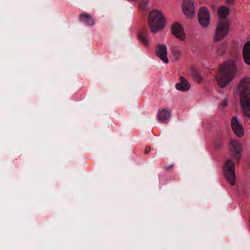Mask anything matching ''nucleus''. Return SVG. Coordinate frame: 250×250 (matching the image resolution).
I'll return each mask as SVG.
<instances>
[{
	"label": "nucleus",
	"mask_w": 250,
	"mask_h": 250,
	"mask_svg": "<svg viewBox=\"0 0 250 250\" xmlns=\"http://www.w3.org/2000/svg\"><path fill=\"white\" fill-rule=\"evenodd\" d=\"M236 72V61H226L221 65L215 78L217 84L222 88L227 86L233 80Z\"/></svg>",
	"instance_id": "1"
},
{
	"label": "nucleus",
	"mask_w": 250,
	"mask_h": 250,
	"mask_svg": "<svg viewBox=\"0 0 250 250\" xmlns=\"http://www.w3.org/2000/svg\"><path fill=\"white\" fill-rule=\"evenodd\" d=\"M177 53H178V56H180V53L179 52V51H177Z\"/></svg>",
	"instance_id": "24"
},
{
	"label": "nucleus",
	"mask_w": 250,
	"mask_h": 250,
	"mask_svg": "<svg viewBox=\"0 0 250 250\" xmlns=\"http://www.w3.org/2000/svg\"><path fill=\"white\" fill-rule=\"evenodd\" d=\"M229 30L228 20L219 21L215 31L214 40L217 42L222 40L227 35Z\"/></svg>",
	"instance_id": "5"
},
{
	"label": "nucleus",
	"mask_w": 250,
	"mask_h": 250,
	"mask_svg": "<svg viewBox=\"0 0 250 250\" xmlns=\"http://www.w3.org/2000/svg\"><path fill=\"white\" fill-rule=\"evenodd\" d=\"M79 21L87 25L92 26L94 24V21L91 16L86 13H82L79 15Z\"/></svg>",
	"instance_id": "16"
},
{
	"label": "nucleus",
	"mask_w": 250,
	"mask_h": 250,
	"mask_svg": "<svg viewBox=\"0 0 250 250\" xmlns=\"http://www.w3.org/2000/svg\"><path fill=\"white\" fill-rule=\"evenodd\" d=\"M198 19L200 24L203 28L208 26L210 21V16L208 9L206 7H202L199 9Z\"/></svg>",
	"instance_id": "6"
},
{
	"label": "nucleus",
	"mask_w": 250,
	"mask_h": 250,
	"mask_svg": "<svg viewBox=\"0 0 250 250\" xmlns=\"http://www.w3.org/2000/svg\"><path fill=\"white\" fill-rule=\"evenodd\" d=\"M243 54L245 63L250 65V41L247 42L244 44Z\"/></svg>",
	"instance_id": "14"
},
{
	"label": "nucleus",
	"mask_w": 250,
	"mask_h": 250,
	"mask_svg": "<svg viewBox=\"0 0 250 250\" xmlns=\"http://www.w3.org/2000/svg\"><path fill=\"white\" fill-rule=\"evenodd\" d=\"M173 35L180 41H184L186 38L184 30L181 25L178 23H174L171 26Z\"/></svg>",
	"instance_id": "10"
},
{
	"label": "nucleus",
	"mask_w": 250,
	"mask_h": 250,
	"mask_svg": "<svg viewBox=\"0 0 250 250\" xmlns=\"http://www.w3.org/2000/svg\"><path fill=\"white\" fill-rule=\"evenodd\" d=\"M129 1H135L136 0H128Z\"/></svg>",
	"instance_id": "23"
},
{
	"label": "nucleus",
	"mask_w": 250,
	"mask_h": 250,
	"mask_svg": "<svg viewBox=\"0 0 250 250\" xmlns=\"http://www.w3.org/2000/svg\"><path fill=\"white\" fill-rule=\"evenodd\" d=\"M171 111L168 108H162L158 111L157 119L159 122L165 123L171 118Z\"/></svg>",
	"instance_id": "11"
},
{
	"label": "nucleus",
	"mask_w": 250,
	"mask_h": 250,
	"mask_svg": "<svg viewBox=\"0 0 250 250\" xmlns=\"http://www.w3.org/2000/svg\"><path fill=\"white\" fill-rule=\"evenodd\" d=\"M231 126L233 131L238 137H242L244 134V129L238 119L234 117L231 119Z\"/></svg>",
	"instance_id": "9"
},
{
	"label": "nucleus",
	"mask_w": 250,
	"mask_h": 250,
	"mask_svg": "<svg viewBox=\"0 0 250 250\" xmlns=\"http://www.w3.org/2000/svg\"><path fill=\"white\" fill-rule=\"evenodd\" d=\"M147 3L145 1H141L140 2V6L142 9H145L146 7Z\"/></svg>",
	"instance_id": "19"
},
{
	"label": "nucleus",
	"mask_w": 250,
	"mask_h": 250,
	"mask_svg": "<svg viewBox=\"0 0 250 250\" xmlns=\"http://www.w3.org/2000/svg\"><path fill=\"white\" fill-rule=\"evenodd\" d=\"M182 10L187 18H192L195 14L194 4L192 0H184L182 4Z\"/></svg>",
	"instance_id": "8"
},
{
	"label": "nucleus",
	"mask_w": 250,
	"mask_h": 250,
	"mask_svg": "<svg viewBox=\"0 0 250 250\" xmlns=\"http://www.w3.org/2000/svg\"><path fill=\"white\" fill-rule=\"evenodd\" d=\"M148 22L151 32L156 33L164 28L166 19L161 11L154 9L149 13Z\"/></svg>",
	"instance_id": "3"
},
{
	"label": "nucleus",
	"mask_w": 250,
	"mask_h": 250,
	"mask_svg": "<svg viewBox=\"0 0 250 250\" xmlns=\"http://www.w3.org/2000/svg\"><path fill=\"white\" fill-rule=\"evenodd\" d=\"M177 89L182 91H187L190 87V85L187 79L183 77L181 78V82L175 85Z\"/></svg>",
	"instance_id": "15"
},
{
	"label": "nucleus",
	"mask_w": 250,
	"mask_h": 250,
	"mask_svg": "<svg viewBox=\"0 0 250 250\" xmlns=\"http://www.w3.org/2000/svg\"><path fill=\"white\" fill-rule=\"evenodd\" d=\"M157 55L165 63H167L168 61L167 58V49L165 45H159L157 48Z\"/></svg>",
	"instance_id": "12"
},
{
	"label": "nucleus",
	"mask_w": 250,
	"mask_h": 250,
	"mask_svg": "<svg viewBox=\"0 0 250 250\" xmlns=\"http://www.w3.org/2000/svg\"><path fill=\"white\" fill-rule=\"evenodd\" d=\"M229 149L234 156V159L239 161L242 151L241 144L236 140H231L229 143Z\"/></svg>",
	"instance_id": "7"
},
{
	"label": "nucleus",
	"mask_w": 250,
	"mask_h": 250,
	"mask_svg": "<svg viewBox=\"0 0 250 250\" xmlns=\"http://www.w3.org/2000/svg\"><path fill=\"white\" fill-rule=\"evenodd\" d=\"M237 91L240 97V104L245 116L250 117V78H243L240 82Z\"/></svg>",
	"instance_id": "2"
},
{
	"label": "nucleus",
	"mask_w": 250,
	"mask_h": 250,
	"mask_svg": "<svg viewBox=\"0 0 250 250\" xmlns=\"http://www.w3.org/2000/svg\"><path fill=\"white\" fill-rule=\"evenodd\" d=\"M230 14L229 8L226 6L220 7L217 11V14L219 18V21L228 20L227 17Z\"/></svg>",
	"instance_id": "13"
},
{
	"label": "nucleus",
	"mask_w": 250,
	"mask_h": 250,
	"mask_svg": "<svg viewBox=\"0 0 250 250\" xmlns=\"http://www.w3.org/2000/svg\"><path fill=\"white\" fill-rule=\"evenodd\" d=\"M223 169L227 182L231 186H234L235 184L236 175L233 162L230 159L226 160Z\"/></svg>",
	"instance_id": "4"
},
{
	"label": "nucleus",
	"mask_w": 250,
	"mask_h": 250,
	"mask_svg": "<svg viewBox=\"0 0 250 250\" xmlns=\"http://www.w3.org/2000/svg\"><path fill=\"white\" fill-rule=\"evenodd\" d=\"M138 38L140 42L145 46H148L150 44L149 40L146 33L145 32L140 33L139 34Z\"/></svg>",
	"instance_id": "17"
},
{
	"label": "nucleus",
	"mask_w": 250,
	"mask_h": 250,
	"mask_svg": "<svg viewBox=\"0 0 250 250\" xmlns=\"http://www.w3.org/2000/svg\"><path fill=\"white\" fill-rule=\"evenodd\" d=\"M191 75L197 82H200L201 80L200 74L195 69L191 70Z\"/></svg>",
	"instance_id": "18"
},
{
	"label": "nucleus",
	"mask_w": 250,
	"mask_h": 250,
	"mask_svg": "<svg viewBox=\"0 0 250 250\" xmlns=\"http://www.w3.org/2000/svg\"><path fill=\"white\" fill-rule=\"evenodd\" d=\"M150 149L149 147H147V148H146V149L145 150V153H148L150 152Z\"/></svg>",
	"instance_id": "22"
},
{
	"label": "nucleus",
	"mask_w": 250,
	"mask_h": 250,
	"mask_svg": "<svg viewBox=\"0 0 250 250\" xmlns=\"http://www.w3.org/2000/svg\"><path fill=\"white\" fill-rule=\"evenodd\" d=\"M228 101L227 99H225L223 100V101L221 103V105L223 107L226 106L228 105Z\"/></svg>",
	"instance_id": "20"
},
{
	"label": "nucleus",
	"mask_w": 250,
	"mask_h": 250,
	"mask_svg": "<svg viewBox=\"0 0 250 250\" xmlns=\"http://www.w3.org/2000/svg\"><path fill=\"white\" fill-rule=\"evenodd\" d=\"M235 0H226V2L228 4H232Z\"/></svg>",
	"instance_id": "21"
}]
</instances>
